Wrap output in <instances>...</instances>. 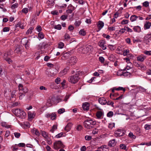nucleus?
<instances>
[{
    "instance_id": "nucleus-48",
    "label": "nucleus",
    "mask_w": 151,
    "mask_h": 151,
    "mask_svg": "<svg viewBox=\"0 0 151 151\" xmlns=\"http://www.w3.org/2000/svg\"><path fill=\"white\" fill-rule=\"evenodd\" d=\"M10 56L9 54L7 52L5 53L4 55V58L5 60L9 58V56Z\"/></svg>"
},
{
    "instance_id": "nucleus-25",
    "label": "nucleus",
    "mask_w": 151,
    "mask_h": 151,
    "mask_svg": "<svg viewBox=\"0 0 151 151\" xmlns=\"http://www.w3.org/2000/svg\"><path fill=\"white\" fill-rule=\"evenodd\" d=\"M42 135L46 139H49L48 134L45 131H42L41 132Z\"/></svg>"
},
{
    "instance_id": "nucleus-53",
    "label": "nucleus",
    "mask_w": 151,
    "mask_h": 151,
    "mask_svg": "<svg viewBox=\"0 0 151 151\" xmlns=\"http://www.w3.org/2000/svg\"><path fill=\"white\" fill-rule=\"evenodd\" d=\"M99 60L101 63H103L104 61V59L103 57H100L99 58Z\"/></svg>"
},
{
    "instance_id": "nucleus-16",
    "label": "nucleus",
    "mask_w": 151,
    "mask_h": 151,
    "mask_svg": "<svg viewBox=\"0 0 151 151\" xmlns=\"http://www.w3.org/2000/svg\"><path fill=\"white\" fill-rule=\"evenodd\" d=\"M24 42V44L25 45V46L26 49H28L29 48V45L27 44V43H28V40L26 38H23L22 39V42Z\"/></svg>"
},
{
    "instance_id": "nucleus-21",
    "label": "nucleus",
    "mask_w": 151,
    "mask_h": 151,
    "mask_svg": "<svg viewBox=\"0 0 151 151\" xmlns=\"http://www.w3.org/2000/svg\"><path fill=\"white\" fill-rule=\"evenodd\" d=\"M133 29L135 32H140L141 30L140 27L139 26H135Z\"/></svg>"
},
{
    "instance_id": "nucleus-31",
    "label": "nucleus",
    "mask_w": 151,
    "mask_h": 151,
    "mask_svg": "<svg viewBox=\"0 0 151 151\" xmlns=\"http://www.w3.org/2000/svg\"><path fill=\"white\" fill-rule=\"evenodd\" d=\"M128 136L132 139H134L136 138V136L133 134L132 132H130L129 133Z\"/></svg>"
},
{
    "instance_id": "nucleus-28",
    "label": "nucleus",
    "mask_w": 151,
    "mask_h": 151,
    "mask_svg": "<svg viewBox=\"0 0 151 151\" xmlns=\"http://www.w3.org/2000/svg\"><path fill=\"white\" fill-rule=\"evenodd\" d=\"M57 129V125H54L52 127V128L50 130V131L52 133H53L54 131Z\"/></svg>"
},
{
    "instance_id": "nucleus-8",
    "label": "nucleus",
    "mask_w": 151,
    "mask_h": 151,
    "mask_svg": "<svg viewBox=\"0 0 151 151\" xmlns=\"http://www.w3.org/2000/svg\"><path fill=\"white\" fill-rule=\"evenodd\" d=\"M106 44V41L104 40H100L99 43V45L101 47L103 50L106 49V46L105 45Z\"/></svg>"
},
{
    "instance_id": "nucleus-32",
    "label": "nucleus",
    "mask_w": 151,
    "mask_h": 151,
    "mask_svg": "<svg viewBox=\"0 0 151 151\" xmlns=\"http://www.w3.org/2000/svg\"><path fill=\"white\" fill-rule=\"evenodd\" d=\"M67 72V69H64L62 71L60 72V75L61 76H63L65 75Z\"/></svg>"
},
{
    "instance_id": "nucleus-52",
    "label": "nucleus",
    "mask_w": 151,
    "mask_h": 151,
    "mask_svg": "<svg viewBox=\"0 0 151 151\" xmlns=\"http://www.w3.org/2000/svg\"><path fill=\"white\" fill-rule=\"evenodd\" d=\"M82 128V127L81 125H78L76 127V129L78 131H81Z\"/></svg>"
},
{
    "instance_id": "nucleus-5",
    "label": "nucleus",
    "mask_w": 151,
    "mask_h": 151,
    "mask_svg": "<svg viewBox=\"0 0 151 151\" xmlns=\"http://www.w3.org/2000/svg\"><path fill=\"white\" fill-rule=\"evenodd\" d=\"M92 46L90 45H87L83 46L82 50V52L83 53H86L91 51L92 49Z\"/></svg>"
},
{
    "instance_id": "nucleus-15",
    "label": "nucleus",
    "mask_w": 151,
    "mask_h": 151,
    "mask_svg": "<svg viewBox=\"0 0 151 151\" xmlns=\"http://www.w3.org/2000/svg\"><path fill=\"white\" fill-rule=\"evenodd\" d=\"M115 145L116 142L114 139L110 140L108 144V145L110 147H114Z\"/></svg>"
},
{
    "instance_id": "nucleus-37",
    "label": "nucleus",
    "mask_w": 151,
    "mask_h": 151,
    "mask_svg": "<svg viewBox=\"0 0 151 151\" xmlns=\"http://www.w3.org/2000/svg\"><path fill=\"white\" fill-rule=\"evenodd\" d=\"M64 46V44L62 42H60L58 44V47L60 48H63Z\"/></svg>"
},
{
    "instance_id": "nucleus-34",
    "label": "nucleus",
    "mask_w": 151,
    "mask_h": 151,
    "mask_svg": "<svg viewBox=\"0 0 151 151\" xmlns=\"http://www.w3.org/2000/svg\"><path fill=\"white\" fill-rule=\"evenodd\" d=\"M19 94L20 95V96H19V98L20 99H22L25 96L24 94L25 93H21L20 92H19Z\"/></svg>"
},
{
    "instance_id": "nucleus-11",
    "label": "nucleus",
    "mask_w": 151,
    "mask_h": 151,
    "mask_svg": "<svg viewBox=\"0 0 151 151\" xmlns=\"http://www.w3.org/2000/svg\"><path fill=\"white\" fill-rule=\"evenodd\" d=\"M22 49V47L19 45H17L14 50V52L17 54H20L21 51Z\"/></svg>"
},
{
    "instance_id": "nucleus-1",
    "label": "nucleus",
    "mask_w": 151,
    "mask_h": 151,
    "mask_svg": "<svg viewBox=\"0 0 151 151\" xmlns=\"http://www.w3.org/2000/svg\"><path fill=\"white\" fill-rule=\"evenodd\" d=\"M96 124V121L94 119L88 118L83 122L85 127L87 129H90L95 127Z\"/></svg>"
},
{
    "instance_id": "nucleus-33",
    "label": "nucleus",
    "mask_w": 151,
    "mask_h": 151,
    "mask_svg": "<svg viewBox=\"0 0 151 151\" xmlns=\"http://www.w3.org/2000/svg\"><path fill=\"white\" fill-rule=\"evenodd\" d=\"M54 28L55 29L60 30L61 29V27L60 24H58L57 25H55Z\"/></svg>"
},
{
    "instance_id": "nucleus-51",
    "label": "nucleus",
    "mask_w": 151,
    "mask_h": 151,
    "mask_svg": "<svg viewBox=\"0 0 151 151\" xmlns=\"http://www.w3.org/2000/svg\"><path fill=\"white\" fill-rule=\"evenodd\" d=\"M151 127V125L146 124L145 126V128L146 130H149Z\"/></svg>"
},
{
    "instance_id": "nucleus-18",
    "label": "nucleus",
    "mask_w": 151,
    "mask_h": 151,
    "mask_svg": "<svg viewBox=\"0 0 151 151\" xmlns=\"http://www.w3.org/2000/svg\"><path fill=\"white\" fill-rule=\"evenodd\" d=\"M150 22H146L144 25L145 29H147L150 28Z\"/></svg>"
},
{
    "instance_id": "nucleus-26",
    "label": "nucleus",
    "mask_w": 151,
    "mask_h": 151,
    "mask_svg": "<svg viewBox=\"0 0 151 151\" xmlns=\"http://www.w3.org/2000/svg\"><path fill=\"white\" fill-rule=\"evenodd\" d=\"M138 18L137 16L133 15L131 16L130 17V19L132 22H133L136 20L137 18Z\"/></svg>"
},
{
    "instance_id": "nucleus-20",
    "label": "nucleus",
    "mask_w": 151,
    "mask_h": 151,
    "mask_svg": "<svg viewBox=\"0 0 151 151\" xmlns=\"http://www.w3.org/2000/svg\"><path fill=\"white\" fill-rule=\"evenodd\" d=\"M89 104H82V108L84 111H87L89 109Z\"/></svg>"
},
{
    "instance_id": "nucleus-64",
    "label": "nucleus",
    "mask_w": 151,
    "mask_h": 151,
    "mask_svg": "<svg viewBox=\"0 0 151 151\" xmlns=\"http://www.w3.org/2000/svg\"><path fill=\"white\" fill-rule=\"evenodd\" d=\"M46 149L47 151H53L52 150H51V148L48 145H47L46 147Z\"/></svg>"
},
{
    "instance_id": "nucleus-27",
    "label": "nucleus",
    "mask_w": 151,
    "mask_h": 151,
    "mask_svg": "<svg viewBox=\"0 0 151 151\" xmlns=\"http://www.w3.org/2000/svg\"><path fill=\"white\" fill-rule=\"evenodd\" d=\"M33 29L34 28L33 27H31L29 28L26 32V34L27 35L30 34L32 33Z\"/></svg>"
},
{
    "instance_id": "nucleus-6",
    "label": "nucleus",
    "mask_w": 151,
    "mask_h": 151,
    "mask_svg": "<svg viewBox=\"0 0 151 151\" xmlns=\"http://www.w3.org/2000/svg\"><path fill=\"white\" fill-rule=\"evenodd\" d=\"M19 90V92L21 93H27L28 91V89L26 87L24 88L22 84H19L18 86Z\"/></svg>"
},
{
    "instance_id": "nucleus-38",
    "label": "nucleus",
    "mask_w": 151,
    "mask_h": 151,
    "mask_svg": "<svg viewBox=\"0 0 151 151\" xmlns=\"http://www.w3.org/2000/svg\"><path fill=\"white\" fill-rule=\"evenodd\" d=\"M28 9L27 8H25L22 9V12L24 14H27L28 12Z\"/></svg>"
},
{
    "instance_id": "nucleus-17",
    "label": "nucleus",
    "mask_w": 151,
    "mask_h": 151,
    "mask_svg": "<svg viewBox=\"0 0 151 151\" xmlns=\"http://www.w3.org/2000/svg\"><path fill=\"white\" fill-rule=\"evenodd\" d=\"M104 23L102 21H99L98 22V27L99 31L104 27Z\"/></svg>"
},
{
    "instance_id": "nucleus-42",
    "label": "nucleus",
    "mask_w": 151,
    "mask_h": 151,
    "mask_svg": "<svg viewBox=\"0 0 151 151\" xmlns=\"http://www.w3.org/2000/svg\"><path fill=\"white\" fill-rule=\"evenodd\" d=\"M115 90L117 91L122 90L124 92L125 91V89L123 87H119L117 88H115Z\"/></svg>"
},
{
    "instance_id": "nucleus-63",
    "label": "nucleus",
    "mask_w": 151,
    "mask_h": 151,
    "mask_svg": "<svg viewBox=\"0 0 151 151\" xmlns=\"http://www.w3.org/2000/svg\"><path fill=\"white\" fill-rule=\"evenodd\" d=\"M4 32H7L9 31V29L8 27H5L3 29Z\"/></svg>"
},
{
    "instance_id": "nucleus-55",
    "label": "nucleus",
    "mask_w": 151,
    "mask_h": 151,
    "mask_svg": "<svg viewBox=\"0 0 151 151\" xmlns=\"http://www.w3.org/2000/svg\"><path fill=\"white\" fill-rule=\"evenodd\" d=\"M60 79L59 78H57L55 80V82L58 84L60 83Z\"/></svg>"
},
{
    "instance_id": "nucleus-7",
    "label": "nucleus",
    "mask_w": 151,
    "mask_h": 151,
    "mask_svg": "<svg viewBox=\"0 0 151 151\" xmlns=\"http://www.w3.org/2000/svg\"><path fill=\"white\" fill-rule=\"evenodd\" d=\"M125 132L123 130L118 129L117 131H115L114 134L115 136L116 137H121L124 135L125 134Z\"/></svg>"
},
{
    "instance_id": "nucleus-39",
    "label": "nucleus",
    "mask_w": 151,
    "mask_h": 151,
    "mask_svg": "<svg viewBox=\"0 0 151 151\" xmlns=\"http://www.w3.org/2000/svg\"><path fill=\"white\" fill-rule=\"evenodd\" d=\"M38 37L41 39H42L44 38V35L43 33L40 32L38 34Z\"/></svg>"
},
{
    "instance_id": "nucleus-24",
    "label": "nucleus",
    "mask_w": 151,
    "mask_h": 151,
    "mask_svg": "<svg viewBox=\"0 0 151 151\" xmlns=\"http://www.w3.org/2000/svg\"><path fill=\"white\" fill-rule=\"evenodd\" d=\"M54 0H48L47 1V4L49 6H52L54 5Z\"/></svg>"
},
{
    "instance_id": "nucleus-2",
    "label": "nucleus",
    "mask_w": 151,
    "mask_h": 151,
    "mask_svg": "<svg viewBox=\"0 0 151 151\" xmlns=\"http://www.w3.org/2000/svg\"><path fill=\"white\" fill-rule=\"evenodd\" d=\"M12 111L13 113L16 116L21 119H24L26 116L25 113L23 111L20 109H13Z\"/></svg>"
},
{
    "instance_id": "nucleus-57",
    "label": "nucleus",
    "mask_w": 151,
    "mask_h": 151,
    "mask_svg": "<svg viewBox=\"0 0 151 151\" xmlns=\"http://www.w3.org/2000/svg\"><path fill=\"white\" fill-rule=\"evenodd\" d=\"M98 129H97L96 128H95L93 130L92 133L93 134H95L98 133Z\"/></svg>"
},
{
    "instance_id": "nucleus-9",
    "label": "nucleus",
    "mask_w": 151,
    "mask_h": 151,
    "mask_svg": "<svg viewBox=\"0 0 151 151\" xmlns=\"http://www.w3.org/2000/svg\"><path fill=\"white\" fill-rule=\"evenodd\" d=\"M137 61L135 62V63L136 64V66L139 69L142 68L141 65V62H142V57L141 56H138L137 57Z\"/></svg>"
},
{
    "instance_id": "nucleus-30",
    "label": "nucleus",
    "mask_w": 151,
    "mask_h": 151,
    "mask_svg": "<svg viewBox=\"0 0 151 151\" xmlns=\"http://www.w3.org/2000/svg\"><path fill=\"white\" fill-rule=\"evenodd\" d=\"M51 119L52 120H55L56 118V114L55 113H52L51 114Z\"/></svg>"
},
{
    "instance_id": "nucleus-40",
    "label": "nucleus",
    "mask_w": 151,
    "mask_h": 151,
    "mask_svg": "<svg viewBox=\"0 0 151 151\" xmlns=\"http://www.w3.org/2000/svg\"><path fill=\"white\" fill-rule=\"evenodd\" d=\"M143 6L146 7H148L149 6V3L147 1H145L142 4Z\"/></svg>"
},
{
    "instance_id": "nucleus-35",
    "label": "nucleus",
    "mask_w": 151,
    "mask_h": 151,
    "mask_svg": "<svg viewBox=\"0 0 151 151\" xmlns=\"http://www.w3.org/2000/svg\"><path fill=\"white\" fill-rule=\"evenodd\" d=\"M114 114L113 112L111 111H109L107 114V116L109 117H112Z\"/></svg>"
},
{
    "instance_id": "nucleus-45",
    "label": "nucleus",
    "mask_w": 151,
    "mask_h": 151,
    "mask_svg": "<svg viewBox=\"0 0 151 151\" xmlns=\"http://www.w3.org/2000/svg\"><path fill=\"white\" fill-rule=\"evenodd\" d=\"M92 139V137L91 136L89 135H86L85 136V139L86 140H90Z\"/></svg>"
},
{
    "instance_id": "nucleus-54",
    "label": "nucleus",
    "mask_w": 151,
    "mask_h": 151,
    "mask_svg": "<svg viewBox=\"0 0 151 151\" xmlns=\"http://www.w3.org/2000/svg\"><path fill=\"white\" fill-rule=\"evenodd\" d=\"M81 23V22L80 21H76L75 23V25L76 27L79 26Z\"/></svg>"
},
{
    "instance_id": "nucleus-62",
    "label": "nucleus",
    "mask_w": 151,
    "mask_h": 151,
    "mask_svg": "<svg viewBox=\"0 0 151 151\" xmlns=\"http://www.w3.org/2000/svg\"><path fill=\"white\" fill-rule=\"evenodd\" d=\"M128 20H123L122 22H121V24H125L128 23Z\"/></svg>"
},
{
    "instance_id": "nucleus-46",
    "label": "nucleus",
    "mask_w": 151,
    "mask_h": 151,
    "mask_svg": "<svg viewBox=\"0 0 151 151\" xmlns=\"http://www.w3.org/2000/svg\"><path fill=\"white\" fill-rule=\"evenodd\" d=\"M120 148L121 149L125 150L126 146L124 144H121L120 145Z\"/></svg>"
},
{
    "instance_id": "nucleus-19",
    "label": "nucleus",
    "mask_w": 151,
    "mask_h": 151,
    "mask_svg": "<svg viewBox=\"0 0 151 151\" xmlns=\"http://www.w3.org/2000/svg\"><path fill=\"white\" fill-rule=\"evenodd\" d=\"M103 114V112L101 111H98L97 112L96 116L98 119H100Z\"/></svg>"
},
{
    "instance_id": "nucleus-14",
    "label": "nucleus",
    "mask_w": 151,
    "mask_h": 151,
    "mask_svg": "<svg viewBox=\"0 0 151 151\" xmlns=\"http://www.w3.org/2000/svg\"><path fill=\"white\" fill-rule=\"evenodd\" d=\"M77 60L76 57H71L69 61V63L71 65H73L76 63Z\"/></svg>"
},
{
    "instance_id": "nucleus-43",
    "label": "nucleus",
    "mask_w": 151,
    "mask_h": 151,
    "mask_svg": "<svg viewBox=\"0 0 151 151\" xmlns=\"http://www.w3.org/2000/svg\"><path fill=\"white\" fill-rule=\"evenodd\" d=\"M18 4L17 3H16L15 4H14L12 5L11 6V8L12 9H14L15 8H17L18 6Z\"/></svg>"
},
{
    "instance_id": "nucleus-50",
    "label": "nucleus",
    "mask_w": 151,
    "mask_h": 151,
    "mask_svg": "<svg viewBox=\"0 0 151 151\" xmlns=\"http://www.w3.org/2000/svg\"><path fill=\"white\" fill-rule=\"evenodd\" d=\"M63 134V132H61L58 134L57 135H56L55 136V137L58 138H60V137L62 136Z\"/></svg>"
},
{
    "instance_id": "nucleus-12",
    "label": "nucleus",
    "mask_w": 151,
    "mask_h": 151,
    "mask_svg": "<svg viewBox=\"0 0 151 151\" xmlns=\"http://www.w3.org/2000/svg\"><path fill=\"white\" fill-rule=\"evenodd\" d=\"M72 125L73 124L72 123H68L65 128V130L67 132L69 131Z\"/></svg>"
},
{
    "instance_id": "nucleus-56",
    "label": "nucleus",
    "mask_w": 151,
    "mask_h": 151,
    "mask_svg": "<svg viewBox=\"0 0 151 151\" xmlns=\"http://www.w3.org/2000/svg\"><path fill=\"white\" fill-rule=\"evenodd\" d=\"M67 16H66L65 15H63L60 17V19L63 20H64L66 19H67Z\"/></svg>"
},
{
    "instance_id": "nucleus-59",
    "label": "nucleus",
    "mask_w": 151,
    "mask_h": 151,
    "mask_svg": "<svg viewBox=\"0 0 151 151\" xmlns=\"http://www.w3.org/2000/svg\"><path fill=\"white\" fill-rule=\"evenodd\" d=\"M126 30V29L125 28L121 29L119 31V33L122 34L125 32Z\"/></svg>"
},
{
    "instance_id": "nucleus-44",
    "label": "nucleus",
    "mask_w": 151,
    "mask_h": 151,
    "mask_svg": "<svg viewBox=\"0 0 151 151\" xmlns=\"http://www.w3.org/2000/svg\"><path fill=\"white\" fill-rule=\"evenodd\" d=\"M129 53V50H124L123 55L124 56L127 55Z\"/></svg>"
},
{
    "instance_id": "nucleus-23",
    "label": "nucleus",
    "mask_w": 151,
    "mask_h": 151,
    "mask_svg": "<svg viewBox=\"0 0 151 151\" xmlns=\"http://www.w3.org/2000/svg\"><path fill=\"white\" fill-rule=\"evenodd\" d=\"M17 27H19L22 29H24V25L23 23L19 22L17 24Z\"/></svg>"
},
{
    "instance_id": "nucleus-13",
    "label": "nucleus",
    "mask_w": 151,
    "mask_h": 151,
    "mask_svg": "<svg viewBox=\"0 0 151 151\" xmlns=\"http://www.w3.org/2000/svg\"><path fill=\"white\" fill-rule=\"evenodd\" d=\"M99 102L100 104H106L107 103V101L106 99L104 97L99 98Z\"/></svg>"
},
{
    "instance_id": "nucleus-4",
    "label": "nucleus",
    "mask_w": 151,
    "mask_h": 151,
    "mask_svg": "<svg viewBox=\"0 0 151 151\" xmlns=\"http://www.w3.org/2000/svg\"><path fill=\"white\" fill-rule=\"evenodd\" d=\"M64 147V145L60 140L56 141L53 144L54 148L57 150H58L60 148H63Z\"/></svg>"
},
{
    "instance_id": "nucleus-60",
    "label": "nucleus",
    "mask_w": 151,
    "mask_h": 151,
    "mask_svg": "<svg viewBox=\"0 0 151 151\" xmlns=\"http://www.w3.org/2000/svg\"><path fill=\"white\" fill-rule=\"evenodd\" d=\"M36 29L37 31L39 32H40L42 30L41 27L39 25H38L37 26Z\"/></svg>"
},
{
    "instance_id": "nucleus-49",
    "label": "nucleus",
    "mask_w": 151,
    "mask_h": 151,
    "mask_svg": "<svg viewBox=\"0 0 151 151\" xmlns=\"http://www.w3.org/2000/svg\"><path fill=\"white\" fill-rule=\"evenodd\" d=\"M14 135L16 137L19 138L20 137L21 134L19 133L15 132L14 133Z\"/></svg>"
},
{
    "instance_id": "nucleus-22",
    "label": "nucleus",
    "mask_w": 151,
    "mask_h": 151,
    "mask_svg": "<svg viewBox=\"0 0 151 151\" xmlns=\"http://www.w3.org/2000/svg\"><path fill=\"white\" fill-rule=\"evenodd\" d=\"M32 132L37 136H39L40 134L39 131L36 129H34L32 130Z\"/></svg>"
},
{
    "instance_id": "nucleus-47",
    "label": "nucleus",
    "mask_w": 151,
    "mask_h": 151,
    "mask_svg": "<svg viewBox=\"0 0 151 151\" xmlns=\"http://www.w3.org/2000/svg\"><path fill=\"white\" fill-rule=\"evenodd\" d=\"M143 53H145V54L148 55H151V51H144Z\"/></svg>"
},
{
    "instance_id": "nucleus-41",
    "label": "nucleus",
    "mask_w": 151,
    "mask_h": 151,
    "mask_svg": "<svg viewBox=\"0 0 151 151\" xmlns=\"http://www.w3.org/2000/svg\"><path fill=\"white\" fill-rule=\"evenodd\" d=\"M65 111V110L64 109H59L58 111V114H61L63 113Z\"/></svg>"
},
{
    "instance_id": "nucleus-36",
    "label": "nucleus",
    "mask_w": 151,
    "mask_h": 151,
    "mask_svg": "<svg viewBox=\"0 0 151 151\" xmlns=\"http://www.w3.org/2000/svg\"><path fill=\"white\" fill-rule=\"evenodd\" d=\"M64 38L67 41L70 38L69 35L68 34L66 33L64 35Z\"/></svg>"
},
{
    "instance_id": "nucleus-3",
    "label": "nucleus",
    "mask_w": 151,
    "mask_h": 151,
    "mask_svg": "<svg viewBox=\"0 0 151 151\" xmlns=\"http://www.w3.org/2000/svg\"><path fill=\"white\" fill-rule=\"evenodd\" d=\"M79 74H76L75 75L71 76L68 78V81L73 84H75L79 80V78L78 77Z\"/></svg>"
},
{
    "instance_id": "nucleus-61",
    "label": "nucleus",
    "mask_w": 151,
    "mask_h": 151,
    "mask_svg": "<svg viewBox=\"0 0 151 151\" xmlns=\"http://www.w3.org/2000/svg\"><path fill=\"white\" fill-rule=\"evenodd\" d=\"M125 41L128 44L131 43V39L129 38H127L125 39Z\"/></svg>"
},
{
    "instance_id": "nucleus-10",
    "label": "nucleus",
    "mask_w": 151,
    "mask_h": 151,
    "mask_svg": "<svg viewBox=\"0 0 151 151\" xmlns=\"http://www.w3.org/2000/svg\"><path fill=\"white\" fill-rule=\"evenodd\" d=\"M35 114L31 111H29L28 113V120L31 121L35 116Z\"/></svg>"
},
{
    "instance_id": "nucleus-29",
    "label": "nucleus",
    "mask_w": 151,
    "mask_h": 151,
    "mask_svg": "<svg viewBox=\"0 0 151 151\" xmlns=\"http://www.w3.org/2000/svg\"><path fill=\"white\" fill-rule=\"evenodd\" d=\"M79 34L82 36H85L86 35V32L83 29H81L79 32Z\"/></svg>"
},
{
    "instance_id": "nucleus-58",
    "label": "nucleus",
    "mask_w": 151,
    "mask_h": 151,
    "mask_svg": "<svg viewBox=\"0 0 151 151\" xmlns=\"http://www.w3.org/2000/svg\"><path fill=\"white\" fill-rule=\"evenodd\" d=\"M115 124L114 123H113L112 124H109L108 126L109 128L112 129L113 127H114Z\"/></svg>"
}]
</instances>
